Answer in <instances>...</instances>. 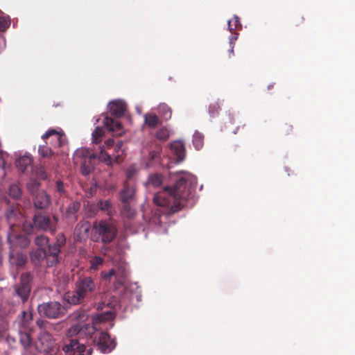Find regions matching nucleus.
Wrapping results in <instances>:
<instances>
[{
  "mask_svg": "<svg viewBox=\"0 0 355 355\" xmlns=\"http://www.w3.org/2000/svg\"><path fill=\"white\" fill-rule=\"evenodd\" d=\"M32 158L30 155L25 154L18 157L16 160V166L21 171H24L26 168L31 165Z\"/></svg>",
  "mask_w": 355,
  "mask_h": 355,
  "instance_id": "24",
  "label": "nucleus"
},
{
  "mask_svg": "<svg viewBox=\"0 0 355 355\" xmlns=\"http://www.w3.org/2000/svg\"><path fill=\"white\" fill-rule=\"evenodd\" d=\"M56 190L60 194L64 193V189L63 183L61 181H60V180L57 181V182H56Z\"/></svg>",
  "mask_w": 355,
  "mask_h": 355,
  "instance_id": "46",
  "label": "nucleus"
},
{
  "mask_svg": "<svg viewBox=\"0 0 355 355\" xmlns=\"http://www.w3.org/2000/svg\"><path fill=\"white\" fill-rule=\"evenodd\" d=\"M169 136H170V130H168L166 128H161L156 133L157 139L160 141H165V140L168 139Z\"/></svg>",
  "mask_w": 355,
  "mask_h": 355,
  "instance_id": "37",
  "label": "nucleus"
},
{
  "mask_svg": "<svg viewBox=\"0 0 355 355\" xmlns=\"http://www.w3.org/2000/svg\"><path fill=\"white\" fill-rule=\"evenodd\" d=\"M116 234V228L111 223L101 220L94 224L91 239L97 241L101 236L103 242L110 243L114 239Z\"/></svg>",
  "mask_w": 355,
  "mask_h": 355,
  "instance_id": "6",
  "label": "nucleus"
},
{
  "mask_svg": "<svg viewBox=\"0 0 355 355\" xmlns=\"http://www.w3.org/2000/svg\"><path fill=\"white\" fill-rule=\"evenodd\" d=\"M117 301L115 297H112L107 303L102 302L97 305L98 310H103L107 307V310L102 313L94 317L92 324L85 322V315L79 313H73L70 318L73 321L69 333H107L113 326L112 320L115 317V307Z\"/></svg>",
  "mask_w": 355,
  "mask_h": 355,
  "instance_id": "2",
  "label": "nucleus"
},
{
  "mask_svg": "<svg viewBox=\"0 0 355 355\" xmlns=\"http://www.w3.org/2000/svg\"><path fill=\"white\" fill-rule=\"evenodd\" d=\"M31 334H19V339L24 348L31 347L33 345V338Z\"/></svg>",
  "mask_w": 355,
  "mask_h": 355,
  "instance_id": "31",
  "label": "nucleus"
},
{
  "mask_svg": "<svg viewBox=\"0 0 355 355\" xmlns=\"http://www.w3.org/2000/svg\"><path fill=\"white\" fill-rule=\"evenodd\" d=\"M63 300L69 304H77L81 303L84 299L78 290L76 288L75 291L66 293L64 295Z\"/></svg>",
  "mask_w": 355,
  "mask_h": 355,
  "instance_id": "22",
  "label": "nucleus"
},
{
  "mask_svg": "<svg viewBox=\"0 0 355 355\" xmlns=\"http://www.w3.org/2000/svg\"><path fill=\"white\" fill-rule=\"evenodd\" d=\"M46 261L48 266H53V265L56 264L57 263H54L52 258H49V255H46Z\"/></svg>",
  "mask_w": 355,
  "mask_h": 355,
  "instance_id": "51",
  "label": "nucleus"
},
{
  "mask_svg": "<svg viewBox=\"0 0 355 355\" xmlns=\"http://www.w3.org/2000/svg\"><path fill=\"white\" fill-rule=\"evenodd\" d=\"M98 207L103 211H107V213L110 214L111 203L109 200H101L98 202Z\"/></svg>",
  "mask_w": 355,
  "mask_h": 355,
  "instance_id": "43",
  "label": "nucleus"
},
{
  "mask_svg": "<svg viewBox=\"0 0 355 355\" xmlns=\"http://www.w3.org/2000/svg\"><path fill=\"white\" fill-rule=\"evenodd\" d=\"M39 153L42 157H48L52 154V150L46 146H42L39 148Z\"/></svg>",
  "mask_w": 355,
  "mask_h": 355,
  "instance_id": "44",
  "label": "nucleus"
},
{
  "mask_svg": "<svg viewBox=\"0 0 355 355\" xmlns=\"http://www.w3.org/2000/svg\"><path fill=\"white\" fill-rule=\"evenodd\" d=\"M145 123L150 128H155L159 123V119L155 114L148 113L144 116Z\"/></svg>",
  "mask_w": 355,
  "mask_h": 355,
  "instance_id": "29",
  "label": "nucleus"
},
{
  "mask_svg": "<svg viewBox=\"0 0 355 355\" xmlns=\"http://www.w3.org/2000/svg\"><path fill=\"white\" fill-rule=\"evenodd\" d=\"M90 223L87 221H83L80 223L76 227L74 234L78 241H85L89 235L90 230Z\"/></svg>",
  "mask_w": 355,
  "mask_h": 355,
  "instance_id": "19",
  "label": "nucleus"
},
{
  "mask_svg": "<svg viewBox=\"0 0 355 355\" xmlns=\"http://www.w3.org/2000/svg\"><path fill=\"white\" fill-rule=\"evenodd\" d=\"M40 185L37 180L31 179L27 184V189L33 196L35 207L44 209L49 205L51 200L45 191L39 189Z\"/></svg>",
  "mask_w": 355,
  "mask_h": 355,
  "instance_id": "7",
  "label": "nucleus"
},
{
  "mask_svg": "<svg viewBox=\"0 0 355 355\" xmlns=\"http://www.w3.org/2000/svg\"><path fill=\"white\" fill-rule=\"evenodd\" d=\"M80 208V205L78 202H74L70 205L67 210V214L68 216L70 214H75Z\"/></svg>",
  "mask_w": 355,
  "mask_h": 355,
  "instance_id": "45",
  "label": "nucleus"
},
{
  "mask_svg": "<svg viewBox=\"0 0 355 355\" xmlns=\"http://www.w3.org/2000/svg\"><path fill=\"white\" fill-rule=\"evenodd\" d=\"M35 244L38 248H44L46 250V248L49 246V239L45 236H39L35 239Z\"/></svg>",
  "mask_w": 355,
  "mask_h": 355,
  "instance_id": "35",
  "label": "nucleus"
},
{
  "mask_svg": "<svg viewBox=\"0 0 355 355\" xmlns=\"http://www.w3.org/2000/svg\"><path fill=\"white\" fill-rule=\"evenodd\" d=\"M67 355H91L92 349H86L84 344H80L76 339H71L69 344L62 347Z\"/></svg>",
  "mask_w": 355,
  "mask_h": 355,
  "instance_id": "10",
  "label": "nucleus"
},
{
  "mask_svg": "<svg viewBox=\"0 0 355 355\" xmlns=\"http://www.w3.org/2000/svg\"><path fill=\"white\" fill-rule=\"evenodd\" d=\"M237 38H238L237 34H235V35H234V36L230 37V48H231V50H230L231 53H233L234 44V42L237 40Z\"/></svg>",
  "mask_w": 355,
  "mask_h": 355,
  "instance_id": "47",
  "label": "nucleus"
},
{
  "mask_svg": "<svg viewBox=\"0 0 355 355\" xmlns=\"http://www.w3.org/2000/svg\"><path fill=\"white\" fill-rule=\"evenodd\" d=\"M31 281V277L29 274H23L21 277L20 285L16 288V292L23 302H25L29 296Z\"/></svg>",
  "mask_w": 355,
  "mask_h": 355,
  "instance_id": "13",
  "label": "nucleus"
},
{
  "mask_svg": "<svg viewBox=\"0 0 355 355\" xmlns=\"http://www.w3.org/2000/svg\"><path fill=\"white\" fill-rule=\"evenodd\" d=\"M96 347L102 353H110L116 346L115 339L110 336V334H98L94 339Z\"/></svg>",
  "mask_w": 355,
  "mask_h": 355,
  "instance_id": "11",
  "label": "nucleus"
},
{
  "mask_svg": "<svg viewBox=\"0 0 355 355\" xmlns=\"http://www.w3.org/2000/svg\"><path fill=\"white\" fill-rule=\"evenodd\" d=\"M105 136V130L103 127L97 126L92 134V142L98 144Z\"/></svg>",
  "mask_w": 355,
  "mask_h": 355,
  "instance_id": "28",
  "label": "nucleus"
},
{
  "mask_svg": "<svg viewBox=\"0 0 355 355\" xmlns=\"http://www.w3.org/2000/svg\"><path fill=\"white\" fill-rule=\"evenodd\" d=\"M123 146L122 141L114 144L112 139H107L103 146H99L98 160L107 166H112L114 162H119L125 151Z\"/></svg>",
  "mask_w": 355,
  "mask_h": 355,
  "instance_id": "4",
  "label": "nucleus"
},
{
  "mask_svg": "<svg viewBox=\"0 0 355 355\" xmlns=\"http://www.w3.org/2000/svg\"><path fill=\"white\" fill-rule=\"evenodd\" d=\"M76 288L78 290L83 299H85L89 293L95 290L96 284L91 277H87L77 283Z\"/></svg>",
  "mask_w": 355,
  "mask_h": 355,
  "instance_id": "14",
  "label": "nucleus"
},
{
  "mask_svg": "<svg viewBox=\"0 0 355 355\" xmlns=\"http://www.w3.org/2000/svg\"><path fill=\"white\" fill-rule=\"evenodd\" d=\"M32 313L29 311H24L21 314L19 315L16 324L19 327V333H26L30 328L32 322Z\"/></svg>",
  "mask_w": 355,
  "mask_h": 355,
  "instance_id": "15",
  "label": "nucleus"
},
{
  "mask_svg": "<svg viewBox=\"0 0 355 355\" xmlns=\"http://www.w3.org/2000/svg\"><path fill=\"white\" fill-rule=\"evenodd\" d=\"M137 112H138V114H141V109H139V107H137Z\"/></svg>",
  "mask_w": 355,
  "mask_h": 355,
  "instance_id": "56",
  "label": "nucleus"
},
{
  "mask_svg": "<svg viewBox=\"0 0 355 355\" xmlns=\"http://www.w3.org/2000/svg\"><path fill=\"white\" fill-rule=\"evenodd\" d=\"M163 181V177L158 173H155L149 176L147 185H152L154 187L159 186Z\"/></svg>",
  "mask_w": 355,
  "mask_h": 355,
  "instance_id": "30",
  "label": "nucleus"
},
{
  "mask_svg": "<svg viewBox=\"0 0 355 355\" xmlns=\"http://www.w3.org/2000/svg\"><path fill=\"white\" fill-rule=\"evenodd\" d=\"M158 110L164 119L168 120L171 119V110L168 107V105H166V104H161L159 105Z\"/></svg>",
  "mask_w": 355,
  "mask_h": 355,
  "instance_id": "34",
  "label": "nucleus"
},
{
  "mask_svg": "<svg viewBox=\"0 0 355 355\" xmlns=\"http://www.w3.org/2000/svg\"><path fill=\"white\" fill-rule=\"evenodd\" d=\"M123 211H126L125 214L128 217H131L135 214V211L132 209L130 207H129L128 205H125L123 207Z\"/></svg>",
  "mask_w": 355,
  "mask_h": 355,
  "instance_id": "48",
  "label": "nucleus"
},
{
  "mask_svg": "<svg viewBox=\"0 0 355 355\" xmlns=\"http://www.w3.org/2000/svg\"><path fill=\"white\" fill-rule=\"evenodd\" d=\"M218 107L217 105H211L209 107V113L211 116H214L215 112H218Z\"/></svg>",
  "mask_w": 355,
  "mask_h": 355,
  "instance_id": "49",
  "label": "nucleus"
},
{
  "mask_svg": "<svg viewBox=\"0 0 355 355\" xmlns=\"http://www.w3.org/2000/svg\"><path fill=\"white\" fill-rule=\"evenodd\" d=\"M5 153L0 150V166L4 167L5 164Z\"/></svg>",
  "mask_w": 355,
  "mask_h": 355,
  "instance_id": "50",
  "label": "nucleus"
},
{
  "mask_svg": "<svg viewBox=\"0 0 355 355\" xmlns=\"http://www.w3.org/2000/svg\"><path fill=\"white\" fill-rule=\"evenodd\" d=\"M103 259L101 257H94L90 260V270H96L103 264Z\"/></svg>",
  "mask_w": 355,
  "mask_h": 355,
  "instance_id": "36",
  "label": "nucleus"
},
{
  "mask_svg": "<svg viewBox=\"0 0 355 355\" xmlns=\"http://www.w3.org/2000/svg\"><path fill=\"white\" fill-rule=\"evenodd\" d=\"M37 324L41 328H44L46 329V324L43 320H38L37 321Z\"/></svg>",
  "mask_w": 355,
  "mask_h": 355,
  "instance_id": "53",
  "label": "nucleus"
},
{
  "mask_svg": "<svg viewBox=\"0 0 355 355\" xmlns=\"http://www.w3.org/2000/svg\"><path fill=\"white\" fill-rule=\"evenodd\" d=\"M150 166V163H146V167H148V166Z\"/></svg>",
  "mask_w": 355,
  "mask_h": 355,
  "instance_id": "58",
  "label": "nucleus"
},
{
  "mask_svg": "<svg viewBox=\"0 0 355 355\" xmlns=\"http://www.w3.org/2000/svg\"><path fill=\"white\" fill-rule=\"evenodd\" d=\"M49 137H52L51 141L53 143V145L55 146H61L65 142V137L64 135L60 134V132L54 130H49L43 135V138L46 139Z\"/></svg>",
  "mask_w": 355,
  "mask_h": 355,
  "instance_id": "21",
  "label": "nucleus"
},
{
  "mask_svg": "<svg viewBox=\"0 0 355 355\" xmlns=\"http://www.w3.org/2000/svg\"><path fill=\"white\" fill-rule=\"evenodd\" d=\"M135 192V190L133 187L125 185L120 193L121 200L124 203L128 202L134 196Z\"/></svg>",
  "mask_w": 355,
  "mask_h": 355,
  "instance_id": "26",
  "label": "nucleus"
},
{
  "mask_svg": "<svg viewBox=\"0 0 355 355\" xmlns=\"http://www.w3.org/2000/svg\"><path fill=\"white\" fill-rule=\"evenodd\" d=\"M52 334H40L38 340L35 343V347L40 352L38 355H53L58 348L55 347Z\"/></svg>",
  "mask_w": 355,
  "mask_h": 355,
  "instance_id": "8",
  "label": "nucleus"
},
{
  "mask_svg": "<svg viewBox=\"0 0 355 355\" xmlns=\"http://www.w3.org/2000/svg\"><path fill=\"white\" fill-rule=\"evenodd\" d=\"M38 311L41 315L55 318L64 313V309L60 303L51 302L39 305Z\"/></svg>",
  "mask_w": 355,
  "mask_h": 355,
  "instance_id": "9",
  "label": "nucleus"
},
{
  "mask_svg": "<svg viewBox=\"0 0 355 355\" xmlns=\"http://www.w3.org/2000/svg\"><path fill=\"white\" fill-rule=\"evenodd\" d=\"M136 298H137V301H139L140 300V298H141V295H136Z\"/></svg>",
  "mask_w": 355,
  "mask_h": 355,
  "instance_id": "55",
  "label": "nucleus"
},
{
  "mask_svg": "<svg viewBox=\"0 0 355 355\" xmlns=\"http://www.w3.org/2000/svg\"><path fill=\"white\" fill-rule=\"evenodd\" d=\"M139 169V167L136 164L130 166L125 172L127 178H132L138 173Z\"/></svg>",
  "mask_w": 355,
  "mask_h": 355,
  "instance_id": "40",
  "label": "nucleus"
},
{
  "mask_svg": "<svg viewBox=\"0 0 355 355\" xmlns=\"http://www.w3.org/2000/svg\"><path fill=\"white\" fill-rule=\"evenodd\" d=\"M193 144L196 150H200L203 146V136L201 133L196 132L193 136Z\"/></svg>",
  "mask_w": 355,
  "mask_h": 355,
  "instance_id": "33",
  "label": "nucleus"
},
{
  "mask_svg": "<svg viewBox=\"0 0 355 355\" xmlns=\"http://www.w3.org/2000/svg\"><path fill=\"white\" fill-rule=\"evenodd\" d=\"M10 339H11V336L8 334V336L7 337V340L9 342Z\"/></svg>",
  "mask_w": 355,
  "mask_h": 355,
  "instance_id": "57",
  "label": "nucleus"
},
{
  "mask_svg": "<svg viewBox=\"0 0 355 355\" xmlns=\"http://www.w3.org/2000/svg\"><path fill=\"white\" fill-rule=\"evenodd\" d=\"M103 123L104 127L115 135H121L124 132L123 126L116 119H113L108 116H104Z\"/></svg>",
  "mask_w": 355,
  "mask_h": 355,
  "instance_id": "18",
  "label": "nucleus"
},
{
  "mask_svg": "<svg viewBox=\"0 0 355 355\" xmlns=\"http://www.w3.org/2000/svg\"><path fill=\"white\" fill-rule=\"evenodd\" d=\"M57 223L58 218L55 216L51 218L43 215H36L34 218V225L44 231L54 232Z\"/></svg>",
  "mask_w": 355,
  "mask_h": 355,
  "instance_id": "12",
  "label": "nucleus"
},
{
  "mask_svg": "<svg viewBox=\"0 0 355 355\" xmlns=\"http://www.w3.org/2000/svg\"><path fill=\"white\" fill-rule=\"evenodd\" d=\"M170 175L175 182L174 185L158 192L153 198L154 203L157 206L168 208L163 214L176 212L186 205L192 198L197 183L196 177L187 171H178Z\"/></svg>",
  "mask_w": 355,
  "mask_h": 355,
  "instance_id": "1",
  "label": "nucleus"
},
{
  "mask_svg": "<svg viewBox=\"0 0 355 355\" xmlns=\"http://www.w3.org/2000/svg\"><path fill=\"white\" fill-rule=\"evenodd\" d=\"M47 255L46 250L44 248H38L31 253V259L35 264L40 262Z\"/></svg>",
  "mask_w": 355,
  "mask_h": 355,
  "instance_id": "27",
  "label": "nucleus"
},
{
  "mask_svg": "<svg viewBox=\"0 0 355 355\" xmlns=\"http://www.w3.org/2000/svg\"><path fill=\"white\" fill-rule=\"evenodd\" d=\"M26 227L27 225L24 224L23 229L26 233L30 234L32 231L33 227L31 225H28V229H26Z\"/></svg>",
  "mask_w": 355,
  "mask_h": 355,
  "instance_id": "54",
  "label": "nucleus"
},
{
  "mask_svg": "<svg viewBox=\"0 0 355 355\" xmlns=\"http://www.w3.org/2000/svg\"><path fill=\"white\" fill-rule=\"evenodd\" d=\"M9 193L13 198H18L21 196V189L17 184H12L9 189Z\"/></svg>",
  "mask_w": 355,
  "mask_h": 355,
  "instance_id": "38",
  "label": "nucleus"
},
{
  "mask_svg": "<svg viewBox=\"0 0 355 355\" xmlns=\"http://www.w3.org/2000/svg\"><path fill=\"white\" fill-rule=\"evenodd\" d=\"M162 222V220H160L159 218L154 217L150 220L151 224L158 225V227H157L156 231L158 234H163L166 232V230L164 228L162 227L161 223Z\"/></svg>",
  "mask_w": 355,
  "mask_h": 355,
  "instance_id": "41",
  "label": "nucleus"
},
{
  "mask_svg": "<svg viewBox=\"0 0 355 355\" xmlns=\"http://www.w3.org/2000/svg\"><path fill=\"white\" fill-rule=\"evenodd\" d=\"M101 275L104 279L114 277L117 284L122 285L124 282L125 278L126 277L127 270L125 266H122L119 267L117 270L115 269H111L108 272H102Z\"/></svg>",
  "mask_w": 355,
  "mask_h": 355,
  "instance_id": "17",
  "label": "nucleus"
},
{
  "mask_svg": "<svg viewBox=\"0 0 355 355\" xmlns=\"http://www.w3.org/2000/svg\"><path fill=\"white\" fill-rule=\"evenodd\" d=\"M98 155L87 148H80L75 151L73 160L75 164H81L83 175H87L93 171V162Z\"/></svg>",
  "mask_w": 355,
  "mask_h": 355,
  "instance_id": "5",
  "label": "nucleus"
},
{
  "mask_svg": "<svg viewBox=\"0 0 355 355\" xmlns=\"http://www.w3.org/2000/svg\"><path fill=\"white\" fill-rule=\"evenodd\" d=\"M65 241L64 238L62 235L60 239H58V243L54 244L53 246L49 245L48 250H49V258H52L54 263L58 262V255L60 252V245L63 244Z\"/></svg>",
  "mask_w": 355,
  "mask_h": 355,
  "instance_id": "23",
  "label": "nucleus"
},
{
  "mask_svg": "<svg viewBox=\"0 0 355 355\" xmlns=\"http://www.w3.org/2000/svg\"><path fill=\"white\" fill-rule=\"evenodd\" d=\"M169 150L174 156L175 162L179 163L184 158L185 149L184 144L179 140L171 142L169 145Z\"/></svg>",
  "mask_w": 355,
  "mask_h": 355,
  "instance_id": "16",
  "label": "nucleus"
},
{
  "mask_svg": "<svg viewBox=\"0 0 355 355\" xmlns=\"http://www.w3.org/2000/svg\"><path fill=\"white\" fill-rule=\"evenodd\" d=\"M158 155H159L158 153L155 152V151H152L149 153V157H150V159H154L158 157Z\"/></svg>",
  "mask_w": 355,
  "mask_h": 355,
  "instance_id": "52",
  "label": "nucleus"
},
{
  "mask_svg": "<svg viewBox=\"0 0 355 355\" xmlns=\"http://www.w3.org/2000/svg\"><path fill=\"white\" fill-rule=\"evenodd\" d=\"M234 26L232 24V21L230 20H228L227 24H228V29L230 31H232L234 29L238 28L240 26H241V24L240 23V19L239 17L234 16Z\"/></svg>",
  "mask_w": 355,
  "mask_h": 355,
  "instance_id": "42",
  "label": "nucleus"
},
{
  "mask_svg": "<svg viewBox=\"0 0 355 355\" xmlns=\"http://www.w3.org/2000/svg\"><path fill=\"white\" fill-rule=\"evenodd\" d=\"M9 224V232L8 233V241L12 247L19 246L26 248L29 244V241L26 236L18 235L15 233L14 227L21 223V213L17 208H12L7 211L6 214Z\"/></svg>",
  "mask_w": 355,
  "mask_h": 355,
  "instance_id": "3",
  "label": "nucleus"
},
{
  "mask_svg": "<svg viewBox=\"0 0 355 355\" xmlns=\"http://www.w3.org/2000/svg\"><path fill=\"white\" fill-rule=\"evenodd\" d=\"M34 176L38 180H45L47 178L42 166H37L34 169Z\"/></svg>",
  "mask_w": 355,
  "mask_h": 355,
  "instance_id": "39",
  "label": "nucleus"
},
{
  "mask_svg": "<svg viewBox=\"0 0 355 355\" xmlns=\"http://www.w3.org/2000/svg\"><path fill=\"white\" fill-rule=\"evenodd\" d=\"M10 17L0 10V31H6L10 26Z\"/></svg>",
  "mask_w": 355,
  "mask_h": 355,
  "instance_id": "32",
  "label": "nucleus"
},
{
  "mask_svg": "<svg viewBox=\"0 0 355 355\" xmlns=\"http://www.w3.org/2000/svg\"><path fill=\"white\" fill-rule=\"evenodd\" d=\"M10 261L15 263L17 266H22L26 262L27 258L22 252L14 253L13 251L10 254Z\"/></svg>",
  "mask_w": 355,
  "mask_h": 355,
  "instance_id": "25",
  "label": "nucleus"
},
{
  "mask_svg": "<svg viewBox=\"0 0 355 355\" xmlns=\"http://www.w3.org/2000/svg\"><path fill=\"white\" fill-rule=\"evenodd\" d=\"M110 113L116 116H121L123 114L126 105L122 100H115L110 102L108 105Z\"/></svg>",
  "mask_w": 355,
  "mask_h": 355,
  "instance_id": "20",
  "label": "nucleus"
}]
</instances>
